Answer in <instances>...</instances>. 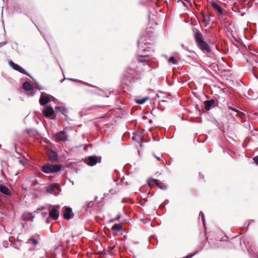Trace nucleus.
I'll use <instances>...</instances> for the list:
<instances>
[{"instance_id":"obj_35","label":"nucleus","mask_w":258,"mask_h":258,"mask_svg":"<svg viewBox=\"0 0 258 258\" xmlns=\"http://www.w3.org/2000/svg\"><path fill=\"white\" fill-rule=\"evenodd\" d=\"M182 4H183V5L184 6H186V4H185L184 3L182 2Z\"/></svg>"},{"instance_id":"obj_37","label":"nucleus","mask_w":258,"mask_h":258,"mask_svg":"<svg viewBox=\"0 0 258 258\" xmlns=\"http://www.w3.org/2000/svg\"><path fill=\"white\" fill-rule=\"evenodd\" d=\"M86 84L87 85V84ZM87 85L89 86H92L91 85H89V84H87Z\"/></svg>"},{"instance_id":"obj_31","label":"nucleus","mask_w":258,"mask_h":258,"mask_svg":"<svg viewBox=\"0 0 258 258\" xmlns=\"http://www.w3.org/2000/svg\"><path fill=\"white\" fill-rule=\"evenodd\" d=\"M43 209H44V207H42L40 209H39V208L37 209V211H38V210H42Z\"/></svg>"},{"instance_id":"obj_16","label":"nucleus","mask_w":258,"mask_h":258,"mask_svg":"<svg viewBox=\"0 0 258 258\" xmlns=\"http://www.w3.org/2000/svg\"><path fill=\"white\" fill-rule=\"evenodd\" d=\"M48 156L50 160L55 161L57 160V154L53 151H50L48 153Z\"/></svg>"},{"instance_id":"obj_7","label":"nucleus","mask_w":258,"mask_h":258,"mask_svg":"<svg viewBox=\"0 0 258 258\" xmlns=\"http://www.w3.org/2000/svg\"><path fill=\"white\" fill-rule=\"evenodd\" d=\"M23 88L25 90L28 92V94H30L31 95L34 94L33 92V87L29 82H24L23 84Z\"/></svg>"},{"instance_id":"obj_38","label":"nucleus","mask_w":258,"mask_h":258,"mask_svg":"<svg viewBox=\"0 0 258 258\" xmlns=\"http://www.w3.org/2000/svg\"><path fill=\"white\" fill-rule=\"evenodd\" d=\"M3 45H2V44H0V47H1V46H2Z\"/></svg>"},{"instance_id":"obj_9","label":"nucleus","mask_w":258,"mask_h":258,"mask_svg":"<svg viewBox=\"0 0 258 258\" xmlns=\"http://www.w3.org/2000/svg\"><path fill=\"white\" fill-rule=\"evenodd\" d=\"M54 110L52 107H47L43 111V115L46 117H50L53 114Z\"/></svg>"},{"instance_id":"obj_12","label":"nucleus","mask_w":258,"mask_h":258,"mask_svg":"<svg viewBox=\"0 0 258 258\" xmlns=\"http://www.w3.org/2000/svg\"><path fill=\"white\" fill-rule=\"evenodd\" d=\"M215 100L212 99L210 100H207L204 102V104L205 105V108L206 110H209L211 106L215 103Z\"/></svg>"},{"instance_id":"obj_28","label":"nucleus","mask_w":258,"mask_h":258,"mask_svg":"<svg viewBox=\"0 0 258 258\" xmlns=\"http://www.w3.org/2000/svg\"><path fill=\"white\" fill-rule=\"evenodd\" d=\"M93 204V202L92 201H90L87 204V207H92Z\"/></svg>"},{"instance_id":"obj_11","label":"nucleus","mask_w":258,"mask_h":258,"mask_svg":"<svg viewBox=\"0 0 258 258\" xmlns=\"http://www.w3.org/2000/svg\"><path fill=\"white\" fill-rule=\"evenodd\" d=\"M50 102V98L46 96L41 95L39 99V103L41 106H44Z\"/></svg>"},{"instance_id":"obj_6","label":"nucleus","mask_w":258,"mask_h":258,"mask_svg":"<svg viewBox=\"0 0 258 258\" xmlns=\"http://www.w3.org/2000/svg\"><path fill=\"white\" fill-rule=\"evenodd\" d=\"M68 140L67 134L64 131H61L57 133L55 136V141L56 142L60 141L64 142Z\"/></svg>"},{"instance_id":"obj_17","label":"nucleus","mask_w":258,"mask_h":258,"mask_svg":"<svg viewBox=\"0 0 258 258\" xmlns=\"http://www.w3.org/2000/svg\"><path fill=\"white\" fill-rule=\"evenodd\" d=\"M0 192L7 196L11 195L10 189L3 185H0Z\"/></svg>"},{"instance_id":"obj_4","label":"nucleus","mask_w":258,"mask_h":258,"mask_svg":"<svg viewBox=\"0 0 258 258\" xmlns=\"http://www.w3.org/2000/svg\"><path fill=\"white\" fill-rule=\"evenodd\" d=\"M46 191L48 193L56 196L60 191V187L58 184L52 183L46 187Z\"/></svg>"},{"instance_id":"obj_26","label":"nucleus","mask_w":258,"mask_h":258,"mask_svg":"<svg viewBox=\"0 0 258 258\" xmlns=\"http://www.w3.org/2000/svg\"><path fill=\"white\" fill-rule=\"evenodd\" d=\"M34 87L39 90H41L42 89V87H41L38 83H36L34 84Z\"/></svg>"},{"instance_id":"obj_27","label":"nucleus","mask_w":258,"mask_h":258,"mask_svg":"<svg viewBox=\"0 0 258 258\" xmlns=\"http://www.w3.org/2000/svg\"><path fill=\"white\" fill-rule=\"evenodd\" d=\"M253 160L254 162H255V163L258 165V156L254 157L253 158Z\"/></svg>"},{"instance_id":"obj_18","label":"nucleus","mask_w":258,"mask_h":258,"mask_svg":"<svg viewBox=\"0 0 258 258\" xmlns=\"http://www.w3.org/2000/svg\"><path fill=\"white\" fill-rule=\"evenodd\" d=\"M212 6L215 10L219 12V13H223V9L219 4L215 2H213L212 3Z\"/></svg>"},{"instance_id":"obj_20","label":"nucleus","mask_w":258,"mask_h":258,"mask_svg":"<svg viewBox=\"0 0 258 258\" xmlns=\"http://www.w3.org/2000/svg\"><path fill=\"white\" fill-rule=\"evenodd\" d=\"M111 229H112V230L118 231H120V230H121L122 229V225L120 223H119V224H115L114 225H113L112 226Z\"/></svg>"},{"instance_id":"obj_23","label":"nucleus","mask_w":258,"mask_h":258,"mask_svg":"<svg viewBox=\"0 0 258 258\" xmlns=\"http://www.w3.org/2000/svg\"><path fill=\"white\" fill-rule=\"evenodd\" d=\"M169 62H171L173 64H176L177 61L174 57L171 56L169 58Z\"/></svg>"},{"instance_id":"obj_33","label":"nucleus","mask_w":258,"mask_h":258,"mask_svg":"<svg viewBox=\"0 0 258 258\" xmlns=\"http://www.w3.org/2000/svg\"><path fill=\"white\" fill-rule=\"evenodd\" d=\"M155 157L158 160H160V158L159 157H158L156 156H155Z\"/></svg>"},{"instance_id":"obj_34","label":"nucleus","mask_w":258,"mask_h":258,"mask_svg":"<svg viewBox=\"0 0 258 258\" xmlns=\"http://www.w3.org/2000/svg\"><path fill=\"white\" fill-rule=\"evenodd\" d=\"M69 80L72 81H74V82H76L77 81L75 80L74 79H69Z\"/></svg>"},{"instance_id":"obj_5","label":"nucleus","mask_w":258,"mask_h":258,"mask_svg":"<svg viewBox=\"0 0 258 258\" xmlns=\"http://www.w3.org/2000/svg\"><path fill=\"white\" fill-rule=\"evenodd\" d=\"M101 161V158L99 157V158L97 156H90L88 157L86 159L87 164L90 166H93L95 165L97 163H100Z\"/></svg>"},{"instance_id":"obj_25","label":"nucleus","mask_w":258,"mask_h":258,"mask_svg":"<svg viewBox=\"0 0 258 258\" xmlns=\"http://www.w3.org/2000/svg\"><path fill=\"white\" fill-rule=\"evenodd\" d=\"M199 217H201L203 225H205V217H204V214H203V212H200V213Z\"/></svg>"},{"instance_id":"obj_13","label":"nucleus","mask_w":258,"mask_h":258,"mask_svg":"<svg viewBox=\"0 0 258 258\" xmlns=\"http://www.w3.org/2000/svg\"><path fill=\"white\" fill-rule=\"evenodd\" d=\"M34 216L31 213H25L22 215V218L25 221H33Z\"/></svg>"},{"instance_id":"obj_15","label":"nucleus","mask_w":258,"mask_h":258,"mask_svg":"<svg viewBox=\"0 0 258 258\" xmlns=\"http://www.w3.org/2000/svg\"><path fill=\"white\" fill-rule=\"evenodd\" d=\"M39 240H40L39 236H38V238L37 239L32 236L28 239V242L31 243L33 246H36L39 244Z\"/></svg>"},{"instance_id":"obj_30","label":"nucleus","mask_w":258,"mask_h":258,"mask_svg":"<svg viewBox=\"0 0 258 258\" xmlns=\"http://www.w3.org/2000/svg\"><path fill=\"white\" fill-rule=\"evenodd\" d=\"M60 108H61V107H59V106H56V107H55V110H57V109H60Z\"/></svg>"},{"instance_id":"obj_3","label":"nucleus","mask_w":258,"mask_h":258,"mask_svg":"<svg viewBox=\"0 0 258 258\" xmlns=\"http://www.w3.org/2000/svg\"><path fill=\"white\" fill-rule=\"evenodd\" d=\"M61 166L59 164L52 165L47 163L41 167V170L45 173H53L61 170Z\"/></svg>"},{"instance_id":"obj_19","label":"nucleus","mask_w":258,"mask_h":258,"mask_svg":"<svg viewBox=\"0 0 258 258\" xmlns=\"http://www.w3.org/2000/svg\"><path fill=\"white\" fill-rule=\"evenodd\" d=\"M228 108L229 109H230V110L235 112L236 113V115L238 116H239V117H241L243 115V112L239 111L238 109H237L236 108H234L233 107H232L231 106H228Z\"/></svg>"},{"instance_id":"obj_36","label":"nucleus","mask_w":258,"mask_h":258,"mask_svg":"<svg viewBox=\"0 0 258 258\" xmlns=\"http://www.w3.org/2000/svg\"><path fill=\"white\" fill-rule=\"evenodd\" d=\"M46 222L47 223H49V220H48V219H47V220H46Z\"/></svg>"},{"instance_id":"obj_10","label":"nucleus","mask_w":258,"mask_h":258,"mask_svg":"<svg viewBox=\"0 0 258 258\" xmlns=\"http://www.w3.org/2000/svg\"><path fill=\"white\" fill-rule=\"evenodd\" d=\"M49 216L52 219L55 220L59 217V212L55 209H53L49 211Z\"/></svg>"},{"instance_id":"obj_39","label":"nucleus","mask_w":258,"mask_h":258,"mask_svg":"<svg viewBox=\"0 0 258 258\" xmlns=\"http://www.w3.org/2000/svg\"><path fill=\"white\" fill-rule=\"evenodd\" d=\"M20 163H22V161L21 160H20Z\"/></svg>"},{"instance_id":"obj_24","label":"nucleus","mask_w":258,"mask_h":258,"mask_svg":"<svg viewBox=\"0 0 258 258\" xmlns=\"http://www.w3.org/2000/svg\"><path fill=\"white\" fill-rule=\"evenodd\" d=\"M155 184H156L158 186L160 187L162 189L165 188V186L164 185H162V183L159 180V182H155Z\"/></svg>"},{"instance_id":"obj_22","label":"nucleus","mask_w":258,"mask_h":258,"mask_svg":"<svg viewBox=\"0 0 258 258\" xmlns=\"http://www.w3.org/2000/svg\"><path fill=\"white\" fill-rule=\"evenodd\" d=\"M148 97H145L142 99H139L136 100V102L139 104H143L148 99Z\"/></svg>"},{"instance_id":"obj_21","label":"nucleus","mask_w":258,"mask_h":258,"mask_svg":"<svg viewBox=\"0 0 258 258\" xmlns=\"http://www.w3.org/2000/svg\"><path fill=\"white\" fill-rule=\"evenodd\" d=\"M156 182H159V180L151 178L148 180V185L150 187H151L154 184H155Z\"/></svg>"},{"instance_id":"obj_14","label":"nucleus","mask_w":258,"mask_h":258,"mask_svg":"<svg viewBox=\"0 0 258 258\" xmlns=\"http://www.w3.org/2000/svg\"><path fill=\"white\" fill-rule=\"evenodd\" d=\"M72 213V209L70 208L67 207L65 209L63 214V217L65 219L69 220L71 218V213Z\"/></svg>"},{"instance_id":"obj_29","label":"nucleus","mask_w":258,"mask_h":258,"mask_svg":"<svg viewBox=\"0 0 258 258\" xmlns=\"http://www.w3.org/2000/svg\"><path fill=\"white\" fill-rule=\"evenodd\" d=\"M119 218H120V216H119L116 217L114 219L111 220L110 221L112 222V221H114L115 220H118Z\"/></svg>"},{"instance_id":"obj_32","label":"nucleus","mask_w":258,"mask_h":258,"mask_svg":"<svg viewBox=\"0 0 258 258\" xmlns=\"http://www.w3.org/2000/svg\"><path fill=\"white\" fill-rule=\"evenodd\" d=\"M114 246H110L109 247V249L110 250H112L113 248H114Z\"/></svg>"},{"instance_id":"obj_2","label":"nucleus","mask_w":258,"mask_h":258,"mask_svg":"<svg viewBox=\"0 0 258 258\" xmlns=\"http://www.w3.org/2000/svg\"><path fill=\"white\" fill-rule=\"evenodd\" d=\"M138 45H139V54H138V61L140 62H145V64L148 63L149 61L151 59V57L149 56V54H142L141 53L145 51H149V47H144L143 46V43L141 41V40H140L138 41Z\"/></svg>"},{"instance_id":"obj_1","label":"nucleus","mask_w":258,"mask_h":258,"mask_svg":"<svg viewBox=\"0 0 258 258\" xmlns=\"http://www.w3.org/2000/svg\"><path fill=\"white\" fill-rule=\"evenodd\" d=\"M195 39L198 47L205 53H209L212 50L208 44L204 40L202 35L200 32L195 34Z\"/></svg>"},{"instance_id":"obj_8","label":"nucleus","mask_w":258,"mask_h":258,"mask_svg":"<svg viewBox=\"0 0 258 258\" xmlns=\"http://www.w3.org/2000/svg\"><path fill=\"white\" fill-rule=\"evenodd\" d=\"M9 63L10 66L15 70H16L21 73L25 74V70L19 65H18L16 63H15L12 60L9 61Z\"/></svg>"},{"instance_id":"obj_40","label":"nucleus","mask_w":258,"mask_h":258,"mask_svg":"<svg viewBox=\"0 0 258 258\" xmlns=\"http://www.w3.org/2000/svg\"><path fill=\"white\" fill-rule=\"evenodd\" d=\"M69 240H67V243H69Z\"/></svg>"}]
</instances>
